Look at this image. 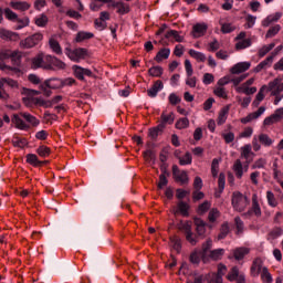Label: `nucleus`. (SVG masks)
<instances>
[{
  "label": "nucleus",
  "mask_w": 283,
  "mask_h": 283,
  "mask_svg": "<svg viewBox=\"0 0 283 283\" xmlns=\"http://www.w3.org/2000/svg\"><path fill=\"white\" fill-rule=\"evenodd\" d=\"M241 151V158L245 160V165H242L241 159H235V161L232 165V171L234 172V176L238 180H242V177L247 171H249V165L253 161V157L255 156V153H253V149L251 148L250 144H245L240 148Z\"/></svg>",
  "instance_id": "f257e3e1"
},
{
  "label": "nucleus",
  "mask_w": 283,
  "mask_h": 283,
  "mask_svg": "<svg viewBox=\"0 0 283 283\" xmlns=\"http://www.w3.org/2000/svg\"><path fill=\"white\" fill-rule=\"evenodd\" d=\"M231 205L234 211L242 213V211H245L247 207L250 205L249 197L240 191H234L232 193Z\"/></svg>",
  "instance_id": "f03ea898"
},
{
  "label": "nucleus",
  "mask_w": 283,
  "mask_h": 283,
  "mask_svg": "<svg viewBox=\"0 0 283 283\" xmlns=\"http://www.w3.org/2000/svg\"><path fill=\"white\" fill-rule=\"evenodd\" d=\"M273 143H275V140L271 138L269 134L261 133L252 138L253 151H260V149H262V145L263 147H273Z\"/></svg>",
  "instance_id": "7ed1b4c3"
},
{
  "label": "nucleus",
  "mask_w": 283,
  "mask_h": 283,
  "mask_svg": "<svg viewBox=\"0 0 283 283\" xmlns=\"http://www.w3.org/2000/svg\"><path fill=\"white\" fill-rule=\"evenodd\" d=\"M64 52L66 56L71 60L74 61L75 63H78L81 61H85L87 56H90V51L84 48H77L75 50H72L71 48H65Z\"/></svg>",
  "instance_id": "20e7f679"
},
{
  "label": "nucleus",
  "mask_w": 283,
  "mask_h": 283,
  "mask_svg": "<svg viewBox=\"0 0 283 283\" xmlns=\"http://www.w3.org/2000/svg\"><path fill=\"white\" fill-rule=\"evenodd\" d=\"M43 41V35L41 33H34L24 40H21L19 45L21 50H32V48H36L39 43Z\"/></svg>",
  "instance_id": "39448f33"
},
{
  "label": "nucleus",
  "mask_w": 283,
  "mask_h": 283,
  "mask_svg": "<svg viewBox=\"0 0 283 283\" xmlns=\"http://www.w3.org/2000/svg\"><path fill=\"white\" fill-rule=\"evenodd\" d=\"M21 94L23 96L22 103L25 105V107H33L34 103H36V98H38L36 96L41 94V91L23 87L21 90Z\"/></svg>",
  "instance_id": "423d86ee"
},
{
  "label": "nucleus",
  "mask_w": 283,
  "mask_h": 283,
  "mask_svg": "<svg viewBox=\"0 0 283 283\" xmlns=\"http://www.w3.org/2000/svg\"><path fill=\"white\" fill-rule=\"evenodd\" d=\"M255 83V78L251 77L248 81L243 82L240 87H237L238 94H245L247 96H251L258 92V87L251 86Z\"/></svg>",
  "instance_id": "0eeeda50"
},
{
  "label": "nucleus",
  "mask_w": 283,
  "mask_h": 283,
  "mask_svg": "<svg viewBox=\"0 0 283 283\" xmlns=\"http://www.w3.org/2000/svg\"><path fill=\"white\" fill-rule=\"evenodd\" d=\"M31 67L32 70H39L41 67L42 70H52V64H48V61H45V55L40 53L31 60Z\"/></svg>",
  "instance_id": "6e6552de"
},
{
  "label": "nucleus",
  "mask_w": 283,
  "mask_h": 283,
  "mask_svg": "<svg viewBox=\"0 0 283 283\" xmlns=\"http://www.w3.org/2000/svg\"><path fill=\"white\" fill-rule=\"evenodd\" d=\"M266 92H270L271 96H277L283 92V82L281 77H276L269 82L266 85Z\"/></svg>",
  "instance_id": "1a4fd4ad"
},
{
  "label": "nucleus",
  "mask_w": 283,
  "mask_h": 283,
  "mask_svg": "<svg viewBox=\"0 0 283 283\" xmlns=\"http://www.w3.org/2000/svg\"><path fill=\"white\" fill-rule=\"evenodd\" d=\"M9 53H10V49L0 50V70L2 72H19V69L7 65L6 62H3L9 59Z\"/></svg>",
  "instance_id": "9d476101"
},
{
  "label": "nucleus",
  "mask_w": 283,
  "mask_h": 283,
  "mask_svg": "<svg viewBox=\"0 0 283 283\" xmlns=\"http://www.w3.org/2000/svg\"><path fill=\"white\" fill-rule=\"evenodd\" d=\"M252 216H255L256 218H260L262 216V209L260 208V203L258 202V195H252V207L250 210H248L245 213H243L244 218H251Z\"/></svg>",
  "instance_id": "9b49d317"
},
{
  "label": "nucleus",
  "mask_w": 283,
  "mask_h": 283,
  "mask_svg": "<svg viewBox=\"0 0 283 283\" xmlns=\"http://www.w3.org/2000/svg\"><path fill=\"white\" fill-rule=\"evenodd\" d=\"M266 269L264 261L261 258H255L250 268V274L252 277H260V274Z\"/></svg>",
  "instance_id": "f8f14e48"
},
{
  "label": "nucleus",
  "mask_w": 283,
  "mask_h": 283,
  "mask_svg": "<svg viewBox=\"0 0 283 283\" xmlns=\"http://www.w3.org/2000/svg\"><path fill=\"white\" fill-rule=\"evenodd\" d=\"M283 118V107L277 108L274 114L268 116L263 120L264 127H271V125H275V123H280Z\"/></svg>",
  "instance_id": "ddd939ff"
},
{
  "label": "nucleus",
  "mask_w": 283,
  "mask_h": 283,
  "mask_svg": "<svg viewBox=\"0 0 283 283\" xmlns=\"http://www.w3.org/2000/svg\"><path fill=\"white\" fill-rule=\"evenodd\" d=\"M172 176L176 180V182H180V185H188L189 184V175H187V171L180 170L178 166H172Z\"/></svg>",
  "instance_id": "4468645a"
},
{
  "label": "nucleus",
  "mask_w": 283,
  "mask_h": 283,
  "mask_svg": "<svg viewBox=\"0 0 283 283\" xmlns=\"http://www.w3.org/2000/svg\"><path fill=\"white\" fill-rule=\"evenodd\" d=\"M265 112L266 107L261 106L256 112L250 113L245 117H242L240 119V123H242V125H247L253 120H258V118H260V116H262V114H264Z\"/></svg>",
  "instance_id": "2eb2a0df"
},
{
  "label": "nucleus",
  "mask_w": 283,
  "mask_h": 283,
  "mask_svg": "<svg viewBox=\"0 0 283 283\" xmlns=\"http://www.w3.org/2000/svg\"><path fill=\"white\" fill-rule=\"evenodd\" d=\"M207 30H209V25H207V23L205 22L196 23L192 27L191 34L193 39H200V36H205V34H207Z\"/></svg>",
  "instance_id": "dca6fc26"
},
{
  "label": "nucleus",
  "mask_w": 283,
  "mask_h": 283,
  "mask_svg": "<svg viewBox=\"0 0 283 283\" xmlns=\"http://www.w3.org/2000/svg\"><path fill=\"white\" fill-rule=\"evenodd\" d=\"M249 70H251V62H239L230 69V74H244Z\"/></svg>",
  "instance_id": "f3484780"
},
{
  "label": "nucleus",
  "mask_w": 283,
  "mask_h": 283,
  "mask_svg": "<svg viewBox=\"0 0 283 283\" xmlns=\"http://www.w3.org/2000/svg\"><path fill=\"white\" fill-rule=\"evenodd\" d=\"M45 61L48 65H52V70H65V62L59 60L56 56L45 55Z\"/></svg>",
  "instance_id": "a211bd4d"
},
{
  "label": "nucleus",
  "mask_w": 283,
  "mask_h": 283,
  "mask_svg": "<svg viewBox=\"0 0 283 283\" xmlns=\"http://www.w3.org/2000/svg\"><path fill=\"white\" fill-rule=\"evenodd\" d=\"M9 59L11 60L13 67H17V70H19V67L21 66V59H23V52L19 50H9Z\"/></svg>",
  "instance_id": "6ab92c4d"
},
{
  "label": "nucleus",
  "mask_w": 283,
  "mask_h": 283,
  "mask_svg": "<svg viewBox=\"0 0 283 283\" xmlns=\"http://www.w3.org/2000/svg\"><path fill=\"white\" fill-rule=\"evenodd\" d=\"M0 39H2V41H20L21 36L17 32L0 29Z\"/></svg>",
  "instance_id": "aec40b11"
},
{
  "label": "nucleus",
  "mask_w": 283,
  "mask_h": 283,
  "mask_svg": "<svg viewBox=\"0 0 283 283\" xmlns=\"http://www.w3.org/2000/svg\"><path fill=\"white\" fill-rule=\"evenodd\" d=\"M9 6L12 10H18L19 12H28V10L32 8V4L28 1H11Z\"/></svg>",
  "instance_id": "412c9836"
},
{
  "label": "nucleus",
  "mask_w": 283,
  "mask_h": 283,
  "mask_svg": "<svg viewBox=\"0 0 283 283\" xmlns=\"http://www.w3.org/2000/svg\"><path fill=\"white\" fill-rule=\"evenodd\" d=\"M11 123L17 127V129L25 130L30 128V125H28L23 117H21V113L19 115L14 114L11 118Z\"/></svg>",
  "instance_id": "4be33fe9"
},
{
  "label": "nucleus",
  "mask_w": 283,
  "mask_h": 283,
  "mask_svg": "<svg viewBox=\"0 0 283 283\" xmlns=\"http://www.w3.org/2000/svg\"><path fill=\"white\" fill-rule=\"evenodd\" d=\"M281 19L282 12L272 13L262 21V25L263 28H269V25H272V23H277V21H280Z\"/></svg>",
  "instance_id": "5701e85b"
},
{
  "label": "nucleus",
  "mask_w": 283,
  "mask_h": 283,
  "mask_svg": "<svg viewBox=\"0 0 283 283\" xmlns=\"http://www.w3.org/2000/svg\"><path fill=\"white\" fill-rule=\"evenodd\" d=\"M195 224H196V231L199 238H205V234L207 233V223L202 221L200 218H195Z\"/></svg>",
  "instance_id": "b1692460"
},
{
  "label": "nucleus",
  "mask_w": 283,
  "mask_h": 283,
  "mask_svg": "<svg viewBox=\"0 0 283 283\" xmlns=\"http://www.w3.org/2000/svg\"><path fill=\"white\" fill-rule=\"evenodd\" d=\"M273 64V55L268 56L264 61H262L261 63H259L254 69L253 72L255 74L262 72V70H266V67H271V65Z\"/></svg>",
  "instance_id": "393cba45"
},
{
  "label": "nucleus",
  "mask_w": 283,
  "mask_h": 283,
  "mask_svg": "<svg viewBox=\"0 0 283 283\" xmlns=\"http://www.w3.org/2000/svg\"><path fill=\"white\" fill-rule=\"evenodd\" d=\"M20 116L21 118H24V120L29 123L31 127H39V125H41V120H39L35 116H33L30 113H20Z\"/></svg>",
  "instance_id": "a878e982"
},
{
  "label": "nucleus",
  "mask_w": 283,
  "mask_h": 283,
  "mask_svg": "<svg viewBox=\"0 0 283 283\" xmlns=\"http://www.w3.org/2000/svg\"><path fill=\"white\" fill-rule=\"evenodd\" d=\"M49 46L51 48L52 52H54V54H63V49L61 48V44L59 43L56 38L51 36L49 39Z\"/></svg>",
  "instance_id": "bb28decb"
},
{
  "label": "nucleus",
  "mask_w": 283,
  "mask_h": 283,
  "mask_svg": "<svg viewBox=\"0 0 283 283\" xmlns=\"http://www.w3.org/2000/svg\"><path fill=\"white\" fill-rule=\"evenodd\" d=\"M160 118V125H164V127H166V125H174V120H176V115H174V113L167 114L166 112H163Z\"/></svg>",
  "instance_id": "cd10ccee"
},
{
  "label": "nucleus",
  "mask_w": 283,
  "mask_h": 283,
  "mask_svg": "<svg viewBox=\"0 0 283 283\" xmlns=\"http://www.w3.org/2000/svg\"><path fill=\"white\" fill-rule=\"evenodd\" d=\"M251 253V250L249 248H237L233 251V258L235 260H244L245 255H249Z\"/></svg>",
  "instance_id": "c85d7f7f"
},
{
  "label": "nucleus",
  "mask_w": 283,
  "mask_h": 283,
  "mask_svg": "<svg viewBox=\"0 0 283 283\" xmlns=\"http://www.w3.org/2000/svg\"><path fill=\"white\" fill-rule=\"evenodd\" d=\"M228 117H229V107L221 108L218 114L217 124L224 125L227 123Z\"/></svg>",
  "instance_id": "c756f323"
},
{
  "label": "nucleus",
  "mask_w": 283,
  "mask_h": 283,
  "mask_svg": "<svg viewBox=\"0 0 283 283\" xmlns=\"http://www.w3.org/2000/svg\"><path fill=\"white\" fill-rule=\"evenodd\" d=\"M245 78H249V73L241 74L237 77H230V83H232L235 92H238V87H240L241 85L240 83H242V81H245Z\"/></svg>",
  "instance_id": "7c9ffc66"
},
{
  "label": "nucleus",
  "mask_w": 283,
  "mask_h": 283,
  "mask_svg": "<svg viewBox=\"0 0 283 283\" xmlns=\"http://www.w3.org/2000/svg\"><path fill=\"white\" fill-rule=\"evenodd\" d=\"M171 36H174L177 43H182V41H185V35H180V32L176 30H170L166 32L165 39H171Z\"/></svg>",
  "instance_id": "2f4dec72"
},
{
  "label": "nucleus",
  "mask_w": 283,
  "mask_h": 283,
  "mask_svg": "<svg viewBox=\"0 0 283 283\" xmlns=\"http://www.w3.org/2000/svg\"><path fill=\"white\" fill-rule=\"evenodd\" d=\"M88 39H94V33L80 31L75 36L76 43H83V41H87Z\"/></svg>",
  "instance_id": "473e14b6"
},
{
  "label": "nucleus",
  "mask_w": 283,
  "mask_h": 283,
  "mask_svg": "<svg viewBox=\"0 0 283 283\" xmlns=\"http://www.w3.org/2000/svg\"><path fill=\"white\" fill-rule=\"evenodd\" d=\"M169 54H171V50L169 49H161L157 55L155 56V61L157 63H161V61H165L167 59H169Z\"/></svg>",
  "instance_id": "72a5a7b5"
},
{
  "label": "nucleus",
  "mask_w": 283,
  "mask_h": 283,
  "mask_svg": "<svg viewBox=\"0 0 283 283\" xmlns=\"http://www.w3.org/2000/svg\"><path fill=\"white\" fill-rule=\"evenodd\" d=\"M113 8H117L118 14H127L129 13V4H125L123 2H113Z\"/></svg>",
  "instance_id": "f704fd0d"
},
{
  "label": "nucleus",
  "mask_w": 283,
  "mask_h": 283,
  "mask_svg": "<svg viewBox=\"0 0 283 283\" xmlns=\"http://www.w3.org/2000/svg\"><path fill=\"white\" fill-rule=\"evenodd\" d=\"M189 55L192 59H196V61H198L199 63H205V61H207V55H205V53L198 52V51H196L193 49L189 50Z\"/></svg>",
  "instance_id": "c9c22d12"
},
{
  "label": "nucleus",
  "mask_w": 283,
  "mask_h": 283,
  "mask_svg": "<svg viewBox=\"0 0 283 283\" xmlns=\"http://www.w3.org/2000/svg\"><path fill=\"white\" fill-rule=\"evenodd\" d=\"M224 185H226V176H224V172H221L219 175V180H218L219 191L214 192V197L220 198V196H222V191H224Z\"/></svg>",
  "instance_id": "e433bc0d"
},
{
  "label": "nucleus",
  "mask_w": 283,
  "mask_h": 283,
  "mask_svg": "<svg viewBox=\"0 0 283 283\" xmlns=\"http://www.w3.org/2000/svg\"><path fill=\"white\" fill-rule=\"evenodd\" d=\"M265 92H266V85L261 86V88L259 90V93L255 96V99L252 103V105H254V107H258L260 105V102L264 101Z\"/></svg>",
  "instance_id": "4c0bfd02"
},
{
  "label": "nucleus",
  "mask_w": 283,
  "mask_h": 283,
  "mask_svg": "<svg viewBox=\"0 0 283 283\" xmlns=\"http://www.w3.org/2000/svg\"><path fill=\"white\" fill-rule=\"evenodd\" d=\"M163 129H165V124H159L158 126L149 129V136L153 139L158 138L159 134H163Z\"/></svg>",
  "instance_id": "58836bf2"
},
{
  "label": "nucleus",
  "mask_w": 283,
  "mask_h": 283,
  "mask_svg": "<svg viewBox=\"0 0 283 283\" xmlns=\"http://www.w3.org/2000/svg\"><path fill=\"white\" fill-rule=\"evenodd\" d=\"M241 274L242 273H240L238 266H233L228 273L227 280H229V282H235V280H238V277H240Z\"/></svg>",
  "instance_id": "ea45409f"
},
{
  "label": "nucleus",
  "mask_w": 283,
  "mask_h": 283,
  "mask_svg": "<svg viewBox=\"0 0 283 283\" xmlns=\"http://www.w3.org/2000/svg\"><path fill=\"white\" fill-rule=\"evenodd\" d=\"M259 275H261V281L263 283H273V276L271 275V272H269V268L263 269Z\"/></svg>",
  "instance_id": "a19ab883"
},
{
  "label": "nucleus",
  "mask_w": 283,
  "mask_h": 283,
  "mask_svg": "<svg viewBox=\"0 0 283 283\" xmlns=\"http://www.w3.org/2000/svg\"><path fill=\"white\" fill-rule=\"evenodd\" d=\"M15 23L18 25L15 27V30H23V28H28L30 25V18L24 17L23 19L18 17V20H15Z\"/></svg>",
  "instance_id": "79ce46f5"
},
{
  "label": "nucleus",
  "mask_w": 283,
  "mask_h": 283,
  "mask_svg": "<svg viewBox=\"0 0 283 283\" xmlns=\"http://www.w3.org/2000/svg\"><path fill=\"white\" fill-rule=\"evenodd\" d=\"M4 17L6 19H8V21L13 22H17V20L19 19V14H17V12L12 11V9L10 8L4 9Z\"/></svg>",
  "instance_id": "37998d69"
},
{
  "label": "nucleus",
  "mask_w": 283,
  "mask_h": 283,
  "mask_svg": "<svg viewBox=\"0 0 283 283\" xmlns=\"http://www.w3.org/2000/svg\"><path fill=\"white\" fill-rule=\"evenodd\" d=\"M167 176H169L168 171L164 169V174L159 176L158 189H164L168 185Z\"/></svg>",
  "instance_id": "c03bdc74"
},
{
  "label": "nucleus",
  "mask_w": 283,
  "mask_h": 283,
  "mask_svg": "<svg viewBox=\"0 0 283 283\" xmlns=\"http://www.w3.org/2000/svg\"><path fill=\"white\" fill-rule=\"evenodd\" d=\"M280 30H282V27L280 24L270 28L265 34V39H273V36L279 34Z\"/></svg>",
  "instance_id": "a18cd8bd"
},
{
  "label": "nucleus",
  "mask_w": 283,
  "mask_h": 283,
  "mask_svg": "<svg viewBox=\"0 0 283 283\" xmlns=\"http://www.w3.org/2000/svg\"><path fill=\"white\" fill-rule=\"evenodd\" d=\"M176 129H187L189 127V118L182 117L177 120L175 124Z\"/></svg>",
  "instance_id": "49530a36"
},
{
  "label": "nucleus",
  "mask_w": 283,
  "mask_h": 283,
  "mask_svg": "<svg viewBox=\"0 0 283 283\" xmlns=\"http://www.w3.org/2000/svg\"><path fill=\"white\" fill-rule=\"evenodd\" d=\"M149 76H154L156 78L163 76V66H153L148 70Z\"/></svg>",
  "instance_id": "de8ad7c7"
},
{
  "label": "nucleus",
  "mask_w": 283,
  "mask_h": 283,
  "mask_svg": "<svg viewBox=\"0 0 283 283\" xmlns=\"http://www.w3.org/2000/svg\"><path fill=\"white\" fill-rule=\"evenodd\" d=\"M27 163H29V165H32L33 167H39V165H41L39 157L34 154L27 155Z\"/></svg>",
  "instance_id": "09e8293b"
},
{
  "label": "nucleus",
  "mask_w": 283,
  "mask_h": 283,
  "mask_svg": "<svg viewBox=\"0 0 283 283\" xmlns=\"http://www.w3.org/2000/svg\"><path fill=\"white\" fill-rule=\"evenodd\" d=\"M252 169H264L266 167V159L263 157H260L252 164Z\"/></svg>",
  "instance_id": "8fccbe9b"
},
{
  "label": "nucleus",
  "mask_w": 283,
  "mask_h": 283,
  "mask_svg": "<svg viewBox=\"0 0 283 283\" xmlns=\"http://www.w3.org/2000/svg\"><path fill=\"white\" fill-rule=\"evenodd\" d=\"M193 158L191 157V153H186L182 157H179V165H191Z\"/></svg>",
  "instance_id": "3c124183"
},
{
  "label": "nucleus",
  "mask_w": 283,
  "mask_h": 283,
  "mask_svg": "<svg viewBox=\"0 0 283 283\" xmlns=\"http://www.w3.org/2000/svg\"><path fill=\"white\" fill-rule=\"evenodd\" d=\"M275 48V43H271L269 45H264L259 50V56L262 59L263 56H266Z\"/></svg>",
  "instance_id": "603ef678"
},
{
  "label": "nucleus",
  "mask_w": 283,
  "mask_h": 283,
  "mask_svg": "<svg viewBox=\"0 0 283 283\" xmlns=\"http://www.w3.org/2000/svg\"><path fill=\"white\" fill-rule=\"evenodd\" d=\"M219 218H220V210L212 208L208 214L209 222H216Z\"/></svg>",
  "instance_id": "864d4df0"
},
{
  "label": "nucleus",
  "mask_w": 283,
  "mask_h": 283,
  "mask_svg": "<svg viewBox=\"0 0 283 283\" xmlns=\"http://www.w3.org/2000/svg\"><path fill=\"white\" fill-rule=\"evenodd\" d=\"M266 200L270 207H277V199H275V195L273 193V191L269 190L266 192Z\"/></svg>",
  "instance_id": "5fc2aeb1"
},
{
  "label": "nucleus",
  "mask_w": 283,
  "mask_h": 283,
  "mask_svg": "<svg viewBox=\"0 0 283 283\" xmlns=\"http://www.w3.org/2000/svg\"><path fill=\"white\" fill-rule=\"evenodd\" d=\"M229 231H230L229 223H227V222L223 223L221 226L220 233L218 235V240H224V238H227V235H229Z\"/></svg>",
  "instance_id": "6e6d98bb"
},
{
  "label": "nucleus",
  "mask_w": 283,
  "mask_h": 283,
  "mask_svg": "<svg viewBox=\"0 0 283 283\" xmlns=\"http://www.w3.org/2000/svg\"><path fill=\"white\" fill-rule=\"evenodd\" d=\"M178 211L181 213V216H189V203L180 201L178 203Z\"/></svg>",
  "instance_id": "4d7b16f0"
},
{
  "label": "nucleus",
  "mask_w": 283,
  "mask_h": 283,
  "mask_svg": "<svg viewBox=\"0 0 283 283\" xmlns=\"http://www.w3.org/2000/svg\"><path fill=\"white\" fill-rule=\"evenodd\" d=\"M247 48H251V39L241 40L235 44L237 50H247Z\"/></svg>",
  "instance_id": "13d9d810"
},
{
  "label": "nucleus",
  "mask_w": 283,
  "mask_h": 283,
  "mask_svg": "<svg viewBox=\"0 0 283 283\" xmlns=\"http://www.w3.org/2000/svg\"><path fill=\"white\" fill-rule=\"evenodd\" d=\"M178 229L180 231H185V234L187 235L188 233H191V222L189 221H181L179 224H178Z\"/></svg>",
  "instance_id": "bf43d9fd"
},
{
  "label": "nucleus",
  "mask_w": 283,
  "mask_h": 283,
  "mask_svg": "<svg viewBox=\"0 0 283 283\" xmlns=\"http://www.w3.org/2000/svg\"><path fill=\"white\" fill-rule=\"evenodd\" d=\"M235 25L233 23H221V32L223 34H230V32H234Z\"/></svg>",
  "instance_id": "052dcab7"
},
{
  "label": "nucleus",
  "mask_w": 283,
  "mask_h": 283,
  "mask_svg": "<svg viewBox=\"0 0 283 283\" xmlns=\"http://www.w3.org/2000/svg\"><path fill=\"white\" fill-rule=\"evenodd\" d=\"M223 255H224L223 249H217L210 252L211 260H222Z\"/></svg>",
  "instance_id": "680f3d73"
},
{
  "label": "nucleus",
  "mask_w": 283,
  "mask_h": 283,
  "mask_svg": "<svg viewBox=\"0 0 283 283\" xmlns=\"http://www.w3.org/2000/svg\"><path fill=\"white\" fill-rule=\"evenodd\" d=\"M35 25L39 28H45V25H48V15L41 14L40 17L35 18Z\"/></svg>",
  "instance_id": "e2e57ef3"
},
{
  "label": "nucleus",
  "mask_w": 283,
  "mask_h": 283,
  "mask_svg": "<svg viewBox=\"0 0 283 283\" xmlns=\"http://www.w3.org/2000/svg\"><path fill=\"white\" fill-rule=\"evenodd\" d=\"M73 72H74V75L76 76V78H78L80 81L85 80L83 67H81L78 65H74L73 66Z\"/></svg>",
  "instance_id": "0e129e2a"
},
{
  "label": "nucleus",
  "mask_w": 283,
  "mask_h": 283,
  "mask_svg": "<svg viewBox=\"0 0 283 283\" xmlns=\"http://www.w3.org/2000/svg\"><path fill=\"white\" fill-rule=\"evenodd\" d=\"M253 136V127L248 126L245 127L240 134L239 138H251Z\"/></svg>",
  "instance_id": "69168bd1"
},
{
  "label": "nucleus",
  "mask_w": 283,
  "mask_h": 283,
  "mask_svg": "<svg viewBox=\"0 0 283 283\" xmlns=\"http://www.w3.org/2000/svg\"><path fill=\"white\" fill-rule=\"evenodd\" d=\"M36 154L41 156V158H48V156H50V148L46 146H40L36 149Z\"/></svg>",
  "instance_id": "338daca9"
},
{
  "label": "nucleus",
  "mask_w": 283,
  "mask_h": 283,
  "mask_svg": "<svg viewBox=\"0 0 283 283\" xmlns=\"http://www.w3.org/2000/svg\"><path fill=\"white\" fill-rule=\"evenodd\" d=\"M33 105H39V107H52V102L45 101L41 97L35 98V103Z\"/></svg>",
  "instance_id": "774afa93"
}]
</instances>
